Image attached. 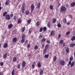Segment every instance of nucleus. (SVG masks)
<instances>
[{
    "label": "nucleus",
    "instance_id": "f257e3e1",
    "mask_svg": "<svg viewBox=\"0 0 75 75\" xmlns=\"http://www.w3.org/2000/svg\"><path fill=\"white\" fill-rule=\"evenodd\" d=\"M67 11V8L65 6H62L60 9L61 12H64Z\"/></svg>",
    "mask_w": 75,
    "mask_h": 75
},
{
    "label": "nucleus",
    "instance_id": "f03ea898",
    "mask_svg": "<svg viewBox=\"0 0 75 75\" xmlns=\"http://www.w3.org/2000/svg\"><path fill=\"white\" fill-rule=\"evenodd\" d=\"M59 63L61 65H62V66H64V64H65V62L64 60H60L59 61Z\"/></svg>",
    "mask_w": 75,
    "mask_h": 75
},
{
    "label": "nucleus",
    "instance_id": "7ed1b4c3",
    "mask_svg": "<svg viewBox=\"0 0 75 75\" xmlns=\"http://www.w3.org/2000/svg\"><path fill=\"white\" fill-rule=\"evenodd\" d=\"M55 34V31L54 30H52L51 31L49 35V36H52V35Z\"/></svg>",
    "mask_w": 75,
    "mask_h": 75
},
{
    "label": "nucleus",
    "instance_id": "20e7f679",
    "mask_svg": "<svg viewBox=\"0 0 75 75\" xmlns=\"http://www.w3.org/2000/svg\"><path fill=\"white\" fill-rule=\"evenodd\" d=\"M25 6V4H23L22 5V12L23 13H24V7Z\"/></svg>",
    "mask_w": 75,
    "mask_h": 75
},
{
    "label": "nucleus",
    "instance_id": "39448f33",
    "mask_svg": "<svg viewBox=\"0 0 75 75\" xmlns=\"http://www.w3.org/2000/svg\"><path fill=\"white\" fill-rule=\"evenodd\" d=\"M30 7L31 8V12H32L34 10V6L33 4H32L31 5Z\"/></svg>",
    "mask_w": 75,
    "mask_h": 75
},
{
    "label": "nucleus",
    "instance_id": "423d86ee",
    "mask_svg": "<svg viewBox=\"0 0 75 75\" xmlns=\"http://www.w3.org/2000/svg\"><path fill=\"white\" fill-rule=\"evenodd\" d=\"M8 54L7 53H6L3 56V58L4 59H6L7 57V55Z\"/></svg>",
    "mask_w": 75,
    "mask_h": 75
},
{
    "label": "nucleus",
    "instance_id": "0eeeda50",
    "mask_svg": "<svg viewBox=\"0 0 75 75\" xmlns=\"http://www.w3.org/2000/svg\"><path fill=\"white\" fill-rule=\"evenodd\" d=\"M6 19H8V20H10L11 18H10V16L9 15H7L6 16Z\"/></svg>",
    "mask_w": 75,
    "mask_h": 75
},
{
    "label": "nucleus",
    "instance_id": "6e6552de",
    "mask_svg": "<svg viewBox=\"0 0 75 75\" xmlns=\"http://www.w3.org/2000/svg\"><path fill=\"white\" fill-rule=\"evenodd\" d=\"M3 47L4 48H7L8 47V45L7 43H4L3 46Z\"/></svg>",
    "mask_w": 75,
    "mask_h": 75
},
{
    "label": "nucleus",
    "instance_id": "1a4fd4ad",
    "mask_svg": "<svg viewBox=\"0 0 75 75\" xmlns=\"http://www.w3.org/2000/svg\"><path fill=\"white\" fill-rule=\"evenodd\" d=\"M25 61H23V62H22V68H23L25 67Z\"/></svg>",
    "mask_w": 75,
    "mask_h": 75
},
{
    "label": "nucleus",
    "instance_id": "9d476101",
    "mask_svg": "<svg viewBox=\"0 0 75 75\" xmlns=\"http://www.w3.org/2000/svg\"><path fill=\"white\" fill-rule=\"evenodd\" d=\"M74 46H75V43H71L70 45V47L71 48H73Z\"/></svg>",
    "mask_w": 75,
    "mask_h": 75
},
{
    "label": "nucleus",
    "instance_id": "9b49d317",
    "mask_svg": "<svg viewBox=\"0 0 75 75\" xmlns=\"http://www.w3.org/2000/svg\"><path fill=\"white\" fill-rule=\"evenodd\" d=\"M75 62L74 61H73L71 64L70 67H73L74 66Z\"/></svg>",
    "mask_w": 75,
    "mask_h": 75
},
{
    "label": "nucleus",
    "instance_id": "f8f14e48",
    "mask_svg": "<svg viewBox=\"0 0 75 75\" xmlns=\"http://www.w3.org/2000/svg\"><path fill=\"white\" fill-rule=\"evenodd\" d=\"M13 62H16L17 61V57H14L13 58Z\"/></svg>",
    "mask_w": 75,
    "mask_h": 75
},
{
    "label": "nucleus",
    "instance_id": "ddd939ff",
    "mask_svg": "<svg viewBox=\"0 0 75 75\" xmlns=\"http://www.w3.org/2000/svg\"><path fill=\"white\" fill-rule=\"evenodd\" d=\"M9 4V0H7L5 3V6H7Z\"/></svg>",
    "mask_w": 75,
    "mask_h": 75
},
{
    "label": "nucleus",
    "instance_id": "4468645a",
    "mask_svg": "<svg viewBox=\"0 0 75 75\" xmlns=\"http://www.w3.org/2000/svg\"><path fill=\"white\" fill-rule=\"evenodd\" d=\"M38 66V67L39 68H40V67H41V63L40 62H38L37 63Z\"/></svg>",
    "mask_w": 75,
    "mask_h": 75
},
{
    "label": "nucleus",
    "instance_id": "2eb2a0df",
    "mask_svg": "<svg viewBox=\"0 0 75 75\" xmlns=\"http://www.w3.org/2000/svg\"><path fill=\"white\" fill-rule=\"evenodd\" d=\"M17 41V38H14L13 39V42H16Z\"/></svg>",
    "mask_w": 75,
    "mask_h": 75
},
{
    "label": "nucleus",
    "instance_id": "dca6fc26",
    "mask_svg": "<svg viewBox=\"0 0 75 75\" xmlns=\"http://www.w3.org/2000/svg\"><path fill=\"white\" fill-rule=\"evenodd\" d=\"M75 3L74 2H72L71 4V6L72 7H74V6H75Z\"/></svg>",
    "mask_w": 75,
    "mask_h": 75
},
{
    "label": "nucleus",
    "instance_id": "f3484780",
    "mask_svg": "<svg viewBox=\"0 0 75 75\" xmlns=\"http://www.w3.org/2000/svg\"><path fill=\"white\" fill-rule=\"evenodd\" d=\"M41 3H39V4H38V5H37V7L38 8H40V4Z\"/></svg>",
    "mask_w": 75,
    "mask_h": 75
},
{
    "label": "nucleus",
    "instance_id": "a211bd4d",
    "mask_svg": "<svg viewBox=\"0 0 75 75\" xmlns=\"http://www.w3.org/2000/svg\"><path fill=\"white\" fill-rule=\"evenodd\" d=\"M25 27H23L22 28L21 31L22 32H24V31H25Z\"/></svg>",
    "mask_w": 75,
    "mask_h": 75
},
{
    "label": "nucleus",
    "instance_id": "6ab92c4d",
    "mask_svg": "<svg viewBox=\"0 0 75 75\" xmlns=\"http://www.w3.org/2000/svg\"><path fill=\"white\" fill-rule=\"evenodd\" d=\"M47 26L49 28H50V27H51V25H50V22H48V23L47 24Z\"/></svg>",
    "mask_w": 75,
    "mask_h": 75
},
{
    "label": "nucleus",
    "instance_id": "aec40b11",
    "mask_svg": "<svg viewBox=\"0 0 75 75\" xmlns=\"http://www.w3.org/2000/svg\"><path fill=\"white\" fill-rule=\"evenodd\" d=\"M63 22L64 24H66L67 23V19L66 18H64L63 20Z\"/></svg>",
    "mask_w": 75,
    "mask_h": 75
},
{
    "label": "nucleus",
    "instance_id": "412c9836",
    "mask_svg": "<svg viewBox=\"0 0 75 75\" xmlns=\"http://www.w3.org/2000/svg\"><path fill=\"white\" fill-rule=\"evenodd\" d=\"M13 27V24H11L9 25H8V27L9 28H11V27Z\"/></svg>",
    "mask_w": 75,
    "mask_h": 75
},
{
    "label": "nucleus",
    "instance_id": "4be33fe9",
    "mask_svg": "<svg viewBox=\"0 0 75 75\" xmlns=\"http://www.w3.org/2000/svg\"><path fill=\"white\" fill-rule=\"evenodd\" d=\"M43 31H46V30H47V28L46 27H45L43 28Z\"/></svg>",
    "mask_w": 75,
    "mask_h": 75
},
{
    "label": "nucleus",
    "instance_id": "5701e85b",
    "mask_svg": "<svg viewBox=\"0 0 75 75\" xmlns=\"http://www.w3.org/2000/svg\"><path fill=\"white\" fill-rule=\"evenodd\" d=\"M53 60L54 62L56 61V60H57V57L56 56H54V58Z\"/></svg>",
    "mask_w": 75,
    "mask_h": 75
},
{
    "label": "nucleus",
    "instance_id": "b1692460",
    "mask_svg": "<svg viewBox=\"0 0 75 75\" xmlns=\"http://www.w3.org/2000/svg\"><path fill=\"white\" fill-rule=\"evenodd\" d=\"M25 14L26 15H28L29 14V11L28 10H26L25 11Z\"/></svg>",
    "mask_w": 75,
    "mask_h": 75
},
{
    "label": "nucleus",
    "instance_id": "393cba45",
    "mask_svg": "<svg viewBox=\"0 0 75 75\" xmlns=\"http://www.w3.org/2000/svg\"><path fill=\"white\" fill-rule=\"evenodd\" d=\"M46 41V39L44 38H43L41 40L42 42H44Z\"/></svg>",
    "mask_w": 75,
    "mask_h": 75
},
{
    "label": "nucleus",
    "instance_id": "a878e982",
    "mask_svg": "<svg viewBox=\"0 0 75 75\" xmlns=\"http://www.w3.org/2000/svg\"><path fill=\"white\" fill-rule=\"evenodd\" d=\"M52 21L53 23H55V22H56V21H57L56 20V19H53L52 20Z\"/></svg>",
    "mask_w": 75,
    "mask_h": 75
},
{
    "label": "nucleus",
    "instance_id": "bb28decb",
    "mask_svg": "<svg viewBox=\"0 0 75 75\" xmlns=\"http://www.w3.org/2000/svg\"><path fill=\"white\" fill-rule=\"evenodd\" d=\"M38 46L36 45L35 46L34 50H37L38 49Z\"/></svg>",
    "mask_w": 75,
    "mask_h": 75
},
{
    "label": "nucleus",
    "instance_id": "cd10ccee",
    "mask_svg": "<svg viewBox=\"0 0 75 75\" xmlns=\"http://www.w3.org/2000/svg\"><path fill=\"white\" fill-rule=\"evenodd\" d=\"M71 41H74L75 40V36H73L71 39Z\"/></svg>",
    "mask_w": 75,
    "mask_h": 75
},
{
    "label": "nucleus",
    "instance_id": "c85d7f7f",
    "mask_svg": "<svg viewBox=\"0 0 75 75\" xmlns=\"http://www.w3.org/2000/svg\"><path fill=\"white\" fill-rule=\"evenodd\" d=\"M49 47V46H48V45H47L45 47V49L47 50L48 48Z\"/></svg>",
    "mask_w": 75,
    "mask_h": 75
},
{
    "label": "nucleus",
    "instance_id": "c756f323",
    "mask_svg": "<svg viewBox=\"0 0 75 75\" xmlns=\"http://www.w3.org/2000/svg\"><path fill=\"white\" fill-rule=\"evenodd\" d=\"M42 74H43V71L41 70L40 71V75H42Z\"/></svg>",
    "mask_w": 75,
    "mask_h": 75
},
{
    "label": "nucleus",
    "instance_id": "7c9ffc66",
    "mask_svg": "<svg viewBox=\"0 0 75 75\" xmlns=\"http://www.w3.org/2000/svg\"><path fill=\"white\" fill-rule=\"evenodd\" d=\"M21 23V20L20 19H19L18 21V24L19 23Z\"/></svg>",
    "mask_w": 75,
    "mask_h": 75
},
{
    "label": "nucleus",
    "instance_id": "2f4dec72",
    "mask_svg": "<svg viewBox=\"0 0 75 75\" xmlns=\"http://www.w3.org/2000/svg\"><path fill=\"white\" fill-rule=\"evenodd\" d=\"M7 14V12H5L3 14V17H5V16Z\"/></svg>",
    "mask_w": 75,
    "mask_h": 75
},
{
    "label": "nucleus",
    "instance_id": "473e14b6",
    "mask_svg": "<svg viewBox=\"0 0 75 75\" xmlns=\"http://www.w3.org/2000/svg\"><path fill=\"white\" fill-rule=\"evenodd\" d=\"M24 41H25V40H24V39H22V40H21V43H24Z\"/></svg>",
    "mask_w": 75,
    "mask_h": 75
},
{
    "label": "nucleus",
    "instance_id": "72a5a7b5",
    "mask_svg": "<svg viewBox=\"0 0 75 75\" xmlns=\"http://www.w3.org/2000/svg\"><path fill=\"white\" fill-rule=\"evenodd\" d=\"M15 74V72H14V70H13L12 72V75H14Z\"/></svg>",
    "mask_w": 75,
    "mask_h": 75
},
{
    "label": "nucleus",
    "instance_id": "f704fd0d",
    "mask_svg": "<svg viewBox=\"0 0 75 75\" xmlns=\"http://www.w3.org/2000/svg\"><path fill=\"white\" fill-rule=\"evenodd\" d=\"M57 26H58V27L59 28L61 27V24H60V23H58L57 25Z\"/></svg>",
    "mask_w": 75,
    "mask_h": 75
},
{
    "label": "nucleus",
    "instance_id": "c9c22d12",
    "mask_svg": "<svg viewBox=\"0 0 75 75\" xmlns=\"http://www.w3.org/2000/svg\"><path fill=\"white\" fill-rule=\"evenodd\" d=\"M48 57H49V54H47L45 55V58H48Z\"/></svg>",
    "mask_w": 75,
    "mask_h": 75
},
{
    "label": "nucleus",
    "instance_id": "e433bc0d",
    "mask_svg": "<svg viewBox=\"0 0 75 75\" xmlns=\"http://www.w3.org/2000/svg\"><path fill=\"white\" fill-rule=\"evenodd\" d=\"M69 60L71 61H72L73 60V57H70L69 59Z\"/></svg>",
    "mask_w": 75,
    "mask_h": 75
},
{
    "label": "nucleus",
    "instance_id": "4c0bfd02",
    "mask_svg": "<svg viewBox=\"0 0 75 75\" xmlns=\"http://www.w3.org/2000/svg\"><path fill=\"white\" fill-rule=\"evenodd\" d=\"M50 9L52 10H53V6L52 5H51L50 6Z\"/></svg>",
    "mask_w": 75,
    "mask_h": 75
},
{
    "label": "nucleus",
    "instance_id": "58836bf2",
    "mask_svg": "<svg viewBox=\"0 0 75 75\" xmlns=\"http://www.w3.org/2000/svg\"><path fill=\"white\" fill-rule=\"evenodd\" d=\"M22 39H24L25 38V35H23L22 36Z\"/></svg>",
    "mask_w": 75,
    "mask_h": 75
},
{
    "label": "nucleus",
    "instance_id": "ea45409f",
    "mask_svg": "<svg viewBox=\"0 0 75 75\" xmlns=\"http://www.w3.org/2000/svg\"><path fill=\"white\" fill-rule=\"evenodd\" d=\"M21 66V65H20V64H18V68L20 69V68Z\"/></svg>",
    "mask_w": 75,
    "mask_h": 75
},
{
    "label": "nucleus",
    "instance_id": "a19ab883",
    "mask_svg": "<svg viewBox=\"0 0 75 75\" xmlns=\"http://www.w3.org/2000/svg\"><path fill=\"white\" fill-rule=\"evenodd\" d=\"M43 30V28L42 27H41L40 28V32H42V31Z\"/></svg>",
    "mask_w": 75,
    "mask_h": 75
},
{
    "label": "nucleus",
    "instance_id": "79ce46f5",
    "mask_svg": "<svg viewBox=\"0 0 75 75\" xmlns=\"http://www.w3.org/2000/svg\"><path fill=\"white\" fill-rule=\"evenodd\" d=\"M30 30L31 29H30L29 30L28 33L29 34H30L31 33L32 31L31 30Z\"/></svg>",
    "mask_w": 75,
    "mask_h": 75
},
{
    "label": "nucleus",
    "instance_id": "37998d69",
    "mask_svg": "<svg viewBox=\"0 0 75 75\" xmlns=\"http://www.w3.org/2000/svg\"><path fill=\"white\" fill-rule=\"evenodd\" d=\"M40 25V23H39V22L38 21L36 23V25L37 26H39V25Z\"/></svg>",
    "mask_w": 75,
    "mask_h": 75
},
{
    "label": "nucleus",
    "instance_id": "c03bdc74",
    "mask_svg": "<svg viewBox=\"0 0 75 75\" xmlns=\"http://www.w3.org/2000/svg\"><path fill=\"white\" fill-rule=\"evenodd\" d=\"M69 34H70V31L66 33V35H69Z\"/></svg>",
    "mask_w": 75,
    "mask_h": 75
},
{
    "label": "nucleus",
    "instance_id": "a18cd8bd",
    "mask_svg": "<svg viewBox=\"0 0 75 75\" xmlns=\"http://www.w3.org/2000/svg\"><path fill=\"white\" fill-rule=\"evenodd\" d=\"M66 51L67 53H68V52H69V48L67 47V49L66 50Z\"/></svg>",
    "mask_w": 75,
    "mask_h": 75
},
{
    "label": "nucleus",
    "instance_id": "49530a36",
    "mask_svg": "<svg viewBox=\"0 0 75 75\" xmlns=\"http://www.w3.org/2000/svg\"><path fill=\"white\" fill-rule=\"evenodd\" d=\"M63 40H61L59 42L60 44H63Z\"/></svg>",
    "mask_w": 75,
    "mask_h": 75
},
{
    "label": "nucleus",
    "instance_id": "de8ad7c7",
    "mask_svg": "<svg viewBox=\"0 0 75 75\" xmlns=\"http://www.w3.org/2000/svg\"><path fill=\"white\" fill-rule=\"evenodd\" d=\"M0 65H1V66H3V62H1L0 63Z\"/></svg>",
    "mask_w": 75,
    "mask_h": 75
},
{
    "label": "nucleus",
    "instance_id": "09e8293b",
    "mask_svg": "<svg viewBox=\"0 0 75 75\" xmlns=\"http://www.w3.org/2000/svg\"><path fill=\"white\" fill-rule=\"evenodd\" d=\"M47 51V49H45L44 51V52H43V54H44L45 52H46V51Z\"/></svg>",
    "mask_w": 75,
    "mask_h": 75
},
{
    "label": "nucleus",
    "instance_id": "8fccbe9b",
    "mask_svg": "<svg viewBox=\"0 0 75 75\" xmlns=\"http://www.w3.org/2000/svg\"><path fill=\"white\" fill-rule=\"evenodd\" d=\"M69 17H70V18L71 19H72V15H69Z\"/></svg>",
    "mask_w": 75,
    "mask_h": 75
},
{
    "label": "nucleus",
    "instance_id": "3c124183",
    "mask_svg": "<svg viewBox=\"0 0 75 75\" xmlns=\"http://www.w3.org/2000/svg\"><path fill=\"white\" fill-rule=\"evenodd\" d=\"M46 42L47 44H50V42L49 41V40H47L46 41Z\"/></svg>",
    "mask_w": 75,
    "mask_h": 75
},
{
    "label": "nucleus",
    "instance_id": "603ef678",
    "mask_svg": "<svg viewBox=\"0 0 75 75\" xmlns=\"http://www.w3.org/2000/svg\"><path fill=\"white\" fill-rule=\"evenodd\" d=\"M31 20H28L27 21V23H31Z\"/></svg>",
    "mask_w": 75,
    "mask_h": 75
},
{
    "label": "nucleus",
    "instance_id": "864d4df0",
    "mask_svg": "<svg viewBox=\"0 0 75 75\" xmlns=\"http://www.w3.org/2000/svg\"><path fill=\"white\" fill-rule=\"evenodd\" d=\"M16 16H14L13 18V19H14L15 21H16Z\"/></svg>",
    "mask_w": 75,
    "mask_h": 75
},
{
    "label": "nucleus",
    "instance_id": "5fc2aeb1",
    "mask_svg": "<svg viewBox=\"0 0 75 75\" xmlns=\"http://www.w3.org/2000/svg\"><path fill=\"white\" fill-rule=\"evenodd\" d=\"M10 16L11 17H13V13L11 14L10 15Z\"/></svg>",
    "mask_w": 75,
    "mask_h": 75
},
{
    "label": "nucleus",
    "instance_id": "6e6d98bb",
    "mask_svg": "<svg viewBox=\"0 0 75 75\" xmlns=\"http://www.w3.org/2000/svg\"><path fill=\"white\" fill-rule=\"evenodd\" d=\"M28 48H30V44H29L28 45Z\"/></svg>",
    "mask_w": 75,
    "mask_h": 75
},
{
    "label": "nucleus",
    "instance_id": "4d7b16f0",
    "mask_svg": "<svg viewBox=\"0 0 75 75\" xmlns=\"http://www.w3.org/2000/svg\"><path fill=\"white\" fill-rule=\"evenodd\" d=\"M34 67H35V65H32V67L33 68H34Z\"/></svg>",
    "mask_w": 75,
    "mask_h": 75
},
{
    "label": "nucleus",
    "instance_id": "13d9d810",
    "mask_svg": "<svg viewBox=\"0 0 75 75\" xmlns=\"http://www.w3.org/2000/svg\"><path fill=\"white\" fill-rule=\"evenodd\" d=\"M42 38V35H40V36H39V38Z\"/></svg>",
    "mask_w": 75,
    "mask_h": 75
},
{
    "label": "nucleus",
    "instance_id": "bf43d9fd",
    "mask_svg": "<svg viewBox=\"0 0 75 75\" xmlns=\"http://www.w3.org/2000/svg\"><path fill=\"white\" fill-rule=\"evenodd\" d=\"M42 48H44V44L42 45Z\"/></svg>",
    "mask_w": 75,
    "mask_h": 75
},
{
    "label": "nucleus",
    "instance_id": "052dcab7",
    "mask_svg": "<svg viewBox=\"0 0 75 75\" xmlns=\"http://www.w3.org/2000/svg\"><path fill=\"white\" fill-rule=\"evenodd\" d=\"M71 61H70L69 62V65H70V64H71Z\"/></svg>",
    "mask_w": 75,
    "mask_h": 75
},
{
    "label": "nucleus",
    "instance_id": "680f3d73",
    "mask_svg": "<svg viewBox=\"0 0 75 75\" xmlns=\"http://www.w3.org/2000/svg\"><path fill=\"white\" fill-rule=\"evenodd\" d=\"M61 37V35H60V34H59L58 35V38H60Z\"/></svg>",
    "mask_w": 75,
    "mask_h": 75
},
{
    "label": "nucleus",
    "instance_id": "e2e57ef3",
    "mask_svg": "<svg viewBox=\"0 0 75 75\" xmlns=\"http://www.w3.org/2000/svg\"><path fill=\"white\" fill-rule=\"evenodd\" d=\"M31 54H29L28 55L29 57H31Z\"/></svg>",
    "mask_w": 75,
    "mask_h": 75
},
{
    "label": "nucleus",
    "instance_id": "0e129e2a",
    "mask_svg": "<svg viewBox=\"0 0 75 75\" xmlns=\"http://www.w3.org/2000/svg\"><path fill=\"white\" fill-rule=\"evenodd\" d=\"M35 64V62H34L33 63V65H34V64Z\"/></svg>",
    "mask_w": 75,
    "mask_h": 75
},
{
    "label": "nucleus",
    "instance_id": "69168bd1",
    "mask_svg": "<svg viewBox=\"0 0 75 75\" xmlns=\"http://www.w3.org/2000/svg\"><path fill=\"white\" fill-rule=\"evenodd\" d=\"M69 24H70V23L69 22H68L67 23V25H69Z\"/></svg>",
    "mask_w": 75,
    "mask_h": 75
},
{
    "label": "nucleus",
    "instance_id": "338daca9",
    "mask_svg": "<svg viewBox=\"0 0 75 75\" xmlns=\"http://www.w3.org/2000/svg\"><path fill=\"white\" fill-rule=\"evenodd\" d=\"M63 47H65V43H63Z\"/></svg>",
    "mask_w": 75,
    "mask_h": 75
},
{
    "label": "nucleus",
    "instance_id": "774afa93",
    "mask_svg": "<svg viewBox=\"0 0 75 75\" xmlns=\"http://www.w3.org/2000/svg\"><path fill=\"white\" fill-rule=\"evenodd\" d=\"M0 75H2V73L0 72Z\"/></svg>",
    "mask_w": 75,
    "mask_h": 75
}]
</instances>
